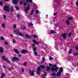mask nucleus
I'll use <instances>...</instances> for the list:
<instances>
[{
  "instance_id": "nucleus-59",
  "label": "nucleus",
  "mask_w": 78,
  "mask_h": 78,
  "mask_svg": "<svg viewBox=\"0 0 78 78\" xmlns=\"http://www.w3.org/2000/svg\"><path fill=\"white\" fill-rule=\"evenodd\" d=\"M4 1L5 2H8V1H9V0H4Z\"/></svg>"
},
{
  "instance_id": "nucleus-29",
  "label": "nucleus",
  "mask_w": 78,
  "mask_h": 78,
  "mask_svg": "<svg viewBox=\"0 0 78 78\" xmlns=\"http://www.w3.org/2000/svg\"><path fill=\"white\" fill-rule=\"evenodd\" d=\"M2 28H5V24L4 23L2 24Z\"/></svg>"
},
{
  "instance_id": "nucleus-31",
  "label": "nucleus",
  "mask_w": 78,
  "mask_h": 78,
  "mask_svg": "<svg viewBox=\"0 0 78 78\" xmlns=\"http://www.w3.org/2000/svg\"><path fill=\"white\" fill-rule=\"evenodd\" d=\"M72 17H68V20H72Z\"/></svg>"
},
{
  "instance_id": "nucleus-25",
  "label": "nucleus",
  "mask_w": 78,
  "mask_h": 78,
  "mask_svg": "<svg viewBox=\"0 0 78 78\" xmlns=\"http://www.w3.org/2000/svg\"><path fill=\"white\" fill-rule=\"evenodd\" d=\"M33 23H30L28 24V27H31V26H33Z\"/></svg>"
},
{
  "instance_id": "nucleus-42",
  "label": "nucleus",
  "mask_w": 78,
  "mask_h": 78,
  "mask_svg": "<svg viewBox=\"0 0 78 78\" xmlns=\"http://www.w3.org/2000/svg\"><path fill=\"white\" fill-rule=\"evenodd\" d=\"M75 49H76L77 50V51H78V46H76L75 47Z\"/></svg>"
},
{
  "instance_id": "nucleus-18",
  "label": "nucleus",
  "mask_w": 78,
  "mask_h": 78,
  "mask_svg": "<svg viewBox=\"0 0 78 78\" xmlns=\"http://www.w3.org/2000/svg\"><path fill=\"white\" fill-rule=\"evenodd\" d=\"M40 67L41 69H45V67L44 66L40 65Z\"/></svg>"
},
{
  "instance_id": "nucleus-60",
  "label": "nucleus",
  "mask_w": 78,
  "mask_h": 78,
  "mask_svg": "<svg viewBox=\"0 0 78 78\" xmlns=\"http://www.w3.org/2000/svg\"><path fill=\"white\" fill-rule=\"evenodd\" d=\"M22 72H24V69H22Z\"/></svg>"
},
{
  "instance_id": "nucleus-22",
  "label": "nucleus",
  "mask_w": 78,
  "mask_h": 78,
  "mask_svg": "<svg viewBox=\"0 0 78 78\" xmlns=\"http://www.w3.org/2000/svg\"><path fill=\"white\" fill-rule=\"evenodd\" d=\"M66 22L67 25H70V22L69 21L66 20Z\"/></svg>"
},
{
  "instance_id": "nucleus-23",
  "label": "nucleus",
  "mask_w": 78,
  "mask_h": 78,
  "mask_svg": "<svg viewBox=\"0 0 78 78\" xmlns=\"http://www.w3.org/2000/svg\"><path fill=\"white\" fill-rule=\"evenodd\" d=\"M15 8H16V10H18L19 9V7L17 6H15Z\"/></svg>"
},
{
  "instance_id": "nucleus-41",
  "label": "nucleus",
  "mask_w": 78,
  "mask_h": 78,
  "mask_svg": "<svg viewBox=\"0 0 78 78\" xmlns=\"http://www.w3.org/2000/svg\"><path fill=\"white\" fill-rule=\"evenodd\" d=\"M16 42V40H15V39H13V43H15Z\"/></svg>"
},
{
  "instance_id": "nucleus-45",
  "label": "nucleus",
  "mask_w": 78,
  "mask_h": 78,
  "mask_svg": "<svg viewBox=\"0 0 78 78\" xmlns=\"http://www.w3.org/2000/svg\"><path fill=\"white\" fill-rule=\"evenodd\" d=\"M62 67H61L60 69H59V70H60V71H62Z\"/></svg>"
},
{
  "instance_id": "nucleus-56",
  "label": "nucleus",
  "mask_w": 78,
  "mask_h": 78,
  "mask_svg": "<svg viewBox=\"0 0 78 78\" xmlns=\"http://www.w3.org/2000/svg\"><path fill=\"white\" fill-rule=\"evenodd\" d=\"M56 13H54V14H53V16H56Z\"/></svg>"
},
{
  "instance_id": "nucleus-21",
  "label": "nucleus",
  "mask_w": 78,
  "mask_h": 78,
  "mask_svg": "<svg viewBox=\"0 0 78 78\" xmlns=\"http://www.w3.org/2000/svg\"><path fill=\"white\" fill-rule=\"evenodd\" d=\"M34 12V10L33 9H32L30 12V15H31V16H32V15L33 14Z\"/></svg>"
},
{
  "instance_id": "nucleus-17",
  "label": "nucleus",
  "mask_w": 78,
  "mask_h": 78,
  "mask_svg": "<svg viewBox=\"0 0 78 78\" xmlns=\"http://www.w3.org/2000/svg\"><path fill=\"white\" fill-rule=\"evenodd\" d=\"M3 49L2 48H0V53H3Z\"/></svg>"
},
{
  "instance_id": "nucleus-35",
  "label": "nucleus",
  "mask_w": 78,
  "mask_h": 78,
  "mask_svg": "<svg viewBox=\"0 0 78 78\" xmlns=\"http://www.w3.org/2000/svg\"><path fill=\"white\" fill-rule=\"evenodd\" d=\"M53 58L52 57H49V60H53Z\"/></svg>"
},
{
  "instance_id": "nucleus-61",
  "label": "nucleus",
  "mask_w": 78,
  "mask_h": 78,
  "mask_svg": "<svg viewBox=\"0 0 78 78\" xmlns=\"http://www.w3.org/2000/svg\"><path fill=\"white\" fill-rule=\"evenodd\" d=\"M49 53H53V51H49Z\"/></svg>"
},
{
  "instance_id": "nucleus-36",
  "label": "nucleus",
  "mask_w": 78,
  "mask_h": 78,
  "mask_svg": "<svg viewBox=\"0 0 78 78\" xmlns=\"http://www.w3.org/2000/svg\"><path fill=\"white\" fill-rule=\"evenodd\" d=\"M33 50L34 51H36V48L34 47V48H33Z\"/></svg>"
},
{
  "instance_id": "nucleus-19",
  "label": "nucleus",
  "mask_w": 78,
  "mask_h": 78,
  "mask_svg": "<svg viewBox=\"0 0 78 78\" xmlns=\"http://www.w3.org/2000/svg\"><path fill=\"white\" fill-rule=\"evenodd\" d=\"M44 62H45V58H42V60L41 61V64H42L43 63H44Z\"/></svg>"
},
{
  "instance_id": "nucleus-39",
  "label": "nucleus",
  "mask_w": 78,
  "mask_h": 78,
  "mask_svg": "<svg viewBox=\"0 0 78 78\" xmlns=\"http://www.w3.org/2000/svg\"><path fill=\"white\" fill-rule=\"evenodd\" d=\"M72 34V33H70L68 35V36L69 37H70V36H71V35Z\"/></svg>"
},
{
  "instance_id": "nucleus-52",
  "label": "nucleus",
  "mask_w": 78,
  "mask_h": 78,
  "mask_svg": "<svg viewBox=\"0 0 78 78\" xmlns=\"http://www.w3.org/2000/svg\"><path fill=\"white\" fill-rule=\"evenodd\" d=\"M31 45H32V46H33V47H34L35 46V44H31Z\"/></svg>"
},
{
  "instance_id": "nucleus-58",
  "label": "nucleus",
  "mask_w": 78,
  "mask_h": 78,
  "mask_svg": "<svg viewBox=\"0 0 78 78\" xmlns=\"http://www.w3.org/2000/svg\"><path fill=\"white\" fill-rule=\"evenodd\" d=\"M10 36L11 37H13V36H12V34H11L10 35Z\"/></svg>"
},
{
  "instance_id": "nucleus-26",
  "label": "nucleus",
  "mask_w": 78,
  "mask_h": 78,
  "mask_svg": "<svg viewBox=\"0 0 78 78\" xmlns=\"http://www.w3.org/2000/svg\"><path fill=\"white\" fill-rule=\"evenodd\" d=\"M13 10H14V8H13V7H11L10 8V11L12 12V11H13Z\"/></svg>"
},
{
  "instance_id": "nucleus-11",
  "label": "nucleus",
  "mask_w": 78,
  "mask_h": 78,
  "mask_svg": "<svg viewBox=\"0 0 78 78\" xmlns=\"http://www.w3.org/2000/svg\"><path fill=\"white\" fill-rule=\"evenodd\" d=\"M21 53L24 54V53H28V50L23 49V50L21 51Z\"/></svg>"
},
{
  "instance_id": "nucleus-37",
  "label": "nucleus",
  "mask_w": 78,
  "mask_h": 78,
  "mask_svg": "<svg viewBox=\"0 0 78 78\" xmlns=\"http://www.w3.org/2000/svg\"><path fill=\"white\" fill-rule=\"evenodd\" d=\"M23 1H20V4L22 5V4H23Z\"/></svg>"
},
{
  "instance_id": "nucleus-54",
  "label": "nucleus",
  "mask_w": 78,
  "mask_h": 78,
  "mask_svg": "<svg viewBox=\"0 0 78 78\" xmlns=\"http://www.w3.org/2000/svg\"><path fill=\"white\" fill-rule=\"evenodd\" d=\"M76 4L77 5V6H78V2H77L76 3Z\"/></svg>"
},
{
  "instance_id": "nucleus-48",
  "label": "nucleus",
  "mask_w": 78,
  "mask_h": 78,
  "mask_svg": "<svg viewBox=\"0 0 78 78\" xmlns=\"http://www.w3.org/2000/svg\"><path fill=\"white\" fill-rule=\"evenodd\" d=\"M1 40H3V39H4V37H2L1 38Z\"/></svg>"
},
{
  "instance_id": "nucleus-4",
  "label": "nucleus",
  "mask_w": 78,
  "mask_h": 78,
  "mask_svg": "<svg viewBox=\"0 0 78 78\" xmlns=\"http://www.w3.org/2000/svg\"><path fill=\"white\" fill-rule=\"evenodd\" d=\"M4 11H7V12H9V7L8 6L5 5L3 9Z\"/></svg>"
},
{
  "instance_id": "nucleus-13",
  "label": "nucleus",
  "mask_w": 78,
  "mask_h": 78,
  "mask_svg": "<svg viewBox=\"0 0 78 78\" xmlns=\"http://www.w3.org/2000/svg\"><path fill=\"white\" fill-rule=\"evenodd\" d=\"M14 51L15 53H16V54H19V53H20V51H19L17 50V49H14Z\"/></svg>"
},
{
  "instance_id": "nucleus-38",
  "label": "nucleus",
  "mask_w": 78,
  "mask_h": 78,
  "mask_svg": "<svg viewBox=\"0 0 78 78\" xmlns=\"http://www.w3.org/2000/svg\"><path fill=\"white\" fill-rule=\"evenodd\" d=\"M37 73L38 75H40V71H37Z\"/></svg>"
},
{
  "instance_id": "nucleus-62",
  "label": "nucleus",
  "mask_w": 78,
  "mask_h": 78,
  "mask_svg": "<svg viewBox=\"0 0 78 78\" xmlns=\"http://www.w3.org/2000/svg\"><path fill=\"white\" fill-rule=\"evenodd\" d=\"M51 78H56V76H54V77H52Z\"/></svg>"
},
{
  "instance_id": "nucleus-1",
  "label": "nucleus",
  "mask_w": 78,
  "mask_h": 78,
  "mask_svg": "<svg viewBox=\"0 0 78 78\" xmlns=\"http://www.w3.org/2000/svg\"><path fill=\"white\" fill-rule=\"evenodd\" d=\"M58 68H59V67H57V65H55L54 66H53L51 68L49 66V70H50L51 69V72L56 73V72H57Z\"/></svg>"
},
{
  "instance_id": "nucleus-46",
  "label": "nucleus",
  "mask_w": 78,
  "mask_h": 78,
  "mask_svg": "<svg viewBox=\"0 0 78 78\" xmlns=\"http://www.w3.org/2000/svg\"><path fill=\"white\" fill-rule=\"evenodd\" d=\"M39 12V10H37L36 11V14H38Z\"/></svg>"
},
{
  "instance_id": "nucleus-10",
  "label": "nucleus",
  "mask_w": 78,
  "mask_h": 78,
  "mask_svg": "<svg viewBox=\"0 0 78 78\" xmlns=\"http://www.w3.org/2000/svg\"><path fill=\"white\" fill-rule=\"evenodd\" d=\"M62 36L64 39H66V37H67V33H63L62 34Z\"/></svg>"
},
{
  "instance_id": "nucleus-33",
  "label": "nucleus",
  "mask_w": 78,
  "mask_h": 78,
  "mask_svg": "<svg viewBox=\"0 0 78 78\" xmlns=\"http://www.w3.org/2000/svg\"><path fill=\"white\" fill-rule=\"evenodd\" d=\"M56 74L55 73H52V76H56Z\"/></svg>"
},
{
  "instance_id": "nucleus-20",
  "label": "nucleus",
  "mask_w": 78,
  "mask_h": 78,
  "mask_svg": "<svg viewBox=\"0 0 78 78\" xmlns=\"http://www.w3.org/2000/svg\"><path fill=\"white\" fill-rule=\"evenodd\" d=\"M33 1L32 0H26L27 3H28V2H30L32 3Z\"/></svg>"
},
{
  "instance_id": "nucleus-5",
  "label": "nucleus",
  "mask_w": 78,
  "mask_h": 78,
  "mask_svg": "<svg viewBox=\"0 0 78 78\" xmlns=\"http://www.w3.org/2000/svg\"><path fill=\"white\" fill-rule=\"evenodd\" d=\"M13 5H17V3L19 2L20 0H12Z\"/></svg>"
},
{
  "instance_id": "nucleus-6",
  "label": "nucleus",
  "mask_w": 78,
  "mask_h": 78,
  "mask_svg": "<svg viewBox=\"0 0 78 78\" xmlns=\"http://www.w3.org/2000/svg\"><path fill=\"white\" fill-rule=\"evenodd\" d=\"M30 5H28L27 6V8H25L24 11L27 12H28L29 10H30Z\"/></svg>"
},
{
  "instance_id": "nucleus-15",
  "label": "nucleus",
  "mask_w": 78,
  "mask_h": 78,
  "mask_svg": "<svg viewBox=\"0 0 78 78\" xmlns=\"http://www.w3.org/2000/svg\"><path fill=\"white\" fill-rule=\"evenodd\" d=\"M25 36H26V37L27 38H29V39H30L31 36H30L29 35V34H26Z\"/></svg>"
},
{
  "instance_id": "nucleus-55",
  "label": "nucleus",
  "mask_w": 78,
  "mask_h": 78,
  "mask_svg": "<svg viewBox=\"0 0 78 78\" xmlns=\"http://www.w3.org/2000/svg\"><path fill=\"white\" fill-rule=\"evenodd\" d=\"M5 45H8V43L6 42H5Z\"/></svg>"
},
{
  "instance_id": "nucleus-51",
  "label": "nucleus",
  "mask_w": 78,
  "mask_h": 78,
  "mask_svg": "<svg viewBox=\"0 0 78 78\" xmlns=\"http://www.w3.org/2000/svg\"><path fill=\"white\" fill-rule=\"evenodd\" d=\"M27 5V3H25V2H24V6H26Z\"/></svg>"
},
{
  "instance_id": "nucleus-44",
  "label": "nucleus",
  "mask_w": 78,
  "mask_h": 78,
  "mask_svg": "<svg viewBox=\"0 0 78 78\" xmlns=\"http://www.w3.org/2000/svg\"><path fill=\"white\" fill-rule=\"evenodd\" d=\"M34 55H37V52H36V51H35L34 52Z\"/></svg>"
},
{
  "instance_id": "nucleus-24",
  "label": "nucleus",
  "mask_w": 78,
  "mask_h": 78,
  "mask_svg": "<svg viewBox=\"0 0 78 78\" xmlns=\"http://www.w3.org/2000/svg\"><path fill=\"white\" fill-rule=\"evenodd\" d=\"M5 75V74H4L3 73H2V76H1V78H3V77H4V76Z\"/></svg>"
},
{
  "instance_id": "nucleus-14",
  "label": "nucleus",
  "mask_w": 78,
  "mask_h": 78,
  "mask_svg": "<svg viewBox=\"0 0 78 78\" xmlns=\"http://www.w3.org/2000/svg\"><path fill=\"white\" fill-rule=\"evenodd\" d=\"M46 69L45 70V71L46 72H49V66H47L46 67Z\"/></svg>"
},
{
  "instance_id": "nucleus-3",
  "label": "nucleus",
  "mask_w": 78,
  "mask_h": 78,
  "mask_svg": "<svg viewBox=\"0 0 78 78\" xmlns=\"http://www.w3.org/2000/svg\"><path fill=\"white\" fill-rule=\"evenodd\" d=\"M2 61H5L6 62L10 64V61L8 60V58L6 57L2 56Z\"/></svg>"
},
{
  "instance_id": "nucleus-8",
  "label": "nucleus",
  "mask_w": 78,
  "mask_h": 78,
  "mask_svg": "<svg viewBox=\"0 0 78 78\" xmlns=\"http://www.w3.org/2000/svg\"><path fill=\"white\" fill-rule=\"evenodd\" d=\"M63 72V70H62V71H60L58 72V73H57V76H59L61 75V73Z\"/></svg>"
},
{
  "instance_id": "nucleus-40",
  "label": "nucleus",
  "mask_w": 78,
  "mask_h": 78,
  "mask_svg": "<svg viewBox=\"0 0 78 78\" xmlns=\"http://www.w3.org/2000/svg\"><path fill=\"white\" fill-rule=\"evenodd\" d=\"M23 65L24 66H27V62H24L23 63Z\"/></svg>"
},
{
  "instance_id": "nucleus-34",
  "label": "nucleus",
  "mask_w": 78,
  "mask_h": 78,
  "mask_svg": "<svg viewBox=\"0 0 78 78\" xmlns=\"http://www.w3.org/2000/svg\"><path fill=\"white\" fill-rule=\"evenodd\" d=\"M16 17L18 19H19V18H20V15L19 14H17L16 16Z\"/></svg>"
},
{
  "instance_id": "nucleus-64",
  "label": "nucleus",
  "mask_w": 78,
  "mask_h": 78,
  "mask_svg": "<svg viewBox=\"0 0 78 78\" xmlns=\"http://www.w3.org/2000/svg\"><path fill=\"white\" fill-rule=\"evenodd\" d=\"M9 70H11V68H9Z\"/></svg>"
},
{
  "instance_id": "nucleus-12",
  "label": "nucleus",
  "mask_w": 78,
  "mask_h": 78,
  "mask_svg": "<svg viewBox=\"0 0 78 78\" xmlns=\"http://www.w3.org/2000/svg\"><path fill=\"white\" fill-rule=\"evenodd\" d=\"M33 41L34 43V44H36V45H38V44H39V42L36 41L35 40H33Z\"/></svg>"
},
{
  "instance_id": "nucleus-27",
  "label": "nucleus",
  "mask_w": 78,
  "mask_h": 78,
  "mask_svg": "<svg viewBox=\"0 0 78 78\" xmlns=\"http://www.w3.org/2000/svg\"><path fill=\"white\" fill-rule=\"evenodd\" d=\"M72 53V49H70L68 52V54H71V53Z\"/></svg>"
},
{
  "instance_id": "nucleus-50",
  "label": "nucleus",
  "mask_w": 78,
  "mask_h": 78,
  "mask_svg": "<svg viewBox=\"0 0 78 78\" xmlns=\"http://www.w3.org/2000/svg\"><path fill=\"white\" fill-rule=\"evenodd\" d=\"M18 57L19 58H20V57H21V55H18Z\"/></svg>"
},
{
  "instance_id": "nucleus-30",
  "label": "nucleus",
  "mask_w": 78,
  "mask_h": 78,
  "mask_svg": "<svg viewBox=\"0 0 78 78\" xmlns=\"http://www.w3.org/2000/svg\"><path fill=\"white\" fill-rule=\"evenodd\" d=\"M21 28L22 30H25L26 29V28L24 26H22L21 27Z\"/></svg>"
},
{
  "instance_id": "nucleus-7",
  "label": "nucleus",
  "mask_w": 78,
  "mask_h": 78,
  "mask_svg": "<svg viewBox=\"0 0 78 78\" xmlns=\"http://www.w3.org/2000/svg\"><path fill=\"white\" fill-rule=\"evenodd\" d=\"M19 60V58L17 57H13V59L12 60V61H18Z\"/></svg>"
},
{
  "instance_id": "nucleus-43",
  "label": "nucleus",
  "mask_w": 78,
  "mask_h": 78,
  "mask_svg": "<svg viewBox=\"0 0 78 78\" xmlns=\"http://www.w3.org/2000/svg\"><path fill=\"white\" fill-rule=\"evenodd\" d=\"M2 2H0V5H2V6H3V4L2 3Z\"/></svg>"
},
{
  "instance_id": "nucleus-32",
  "label": "nucleus",
  "mask_w": 78,
  "mask_h": 78,
  "mask_svg": "<svg viewBox=\"0 0 78 78\" xmlns=\"http://www.w3.org/2000/svg\"><path fill=\"white\" fill-rule=\"evenodd\" d=\"M33 36L34 37V38H37V35H33Z\"/></svg>"
},
{
  "instance_id": "nucleus-16",
  "label": "nucleus",
  "mask_w": 78,
  "mask_h": 78,
  "mask_svg": "<svg viewBox=\"0 0 78 78\" xmlns=\"http://www.w3.org/2000/svg\"><path fill=\"white\" fill-rule=\"evenodd\" d=\"M51 33H52V34H55V33H57L55 31V30H51Z\"/></svg>"
},
{
  "instance_id": "nucleus-57",
  "label": "nucleus",
  "mask_w": 78,
  "mask_h": 78,
  "mask_svg": "<svg viewBox=\"0 0 78 78\" xmlns=\"http://www.w3.org/2000/svg\"><path fill=\"white\" fill-rule=\"evenodd\" d=\"M3 67L4 69H5L6 66H3Z\"/></svg>"
},
{
  "instance_id": "nucleus-9",
  "label": "nucleus",
  "mask_w": 78,
  "mask_h": 78,
  "mask_svg": "<svg viewBox=\"0 0 78 78\" xmlns=\"http://www.w3.org/2000/svg\"><path fill=\"white\" fill-rule=\"evenodd\" d=\"M34 70H33L32 71L31 70H29V73L32 76H34Z\"/></svg>"
},
{
  "instance_id": "nucleus-53",
  "label": "nucleus",
  "mask_w": 78,
  "mask_h": 78,
  "mask_svg": "<svg viewBox=\"0 0 78 78\" xmlns=\"http://www.w3.org/2000/svg\"><path fill=\"white\" fill-rule=\"evenodd\" d=\"M3 17L4 18H5V19L6 18V16H5V15H3Z\"/></svg>"
},
{
  "instance_id": "nucleus-28",
  "label": "nucleus",
  "mask_w": 78,
  "mask_h": 78,
  "mask_svg": "<svg viewBox=\"0 0 78 78\" xmlns=\"http://www.w3.org/2000/svg\"><path fill=\"white\" fill-rule=\"evenodd\" d=\"M37 71H41V68H40V66H38L37 68Z\"/></svg>"
},
{
  "instance_id": "nucleus-2",
  "label": "nucleus",
  "mask_w": 78,
  "mask_h": 78,
  "mask_svg": "<svg viewBox=\"0 0 78 78\" xmlns=\"http://www.w3.org/2000/svg\"><path fill=\"white\" fill-rule=\"evenodd\" d=\"M14 33L17 34L18 36H22L23 37L24 36V35L23 34H22L20 32V31L19 30H16L14 31Z\"/></svg>"
},
{
  "instance_id": "nucleus-49",
  "label": "nucleus",
  "mask_w": 78,
  "mask_h": 78,
  "mask_svg": "<svg viewBox=\"0 0 78 78\" xmlns=\"http://www.w3.org/2000/svg\"><path fill=\"white\" fill-rule=\"evenodd\" d=\"M49 66H50L51 67H52V66H53V64H49Z\"/></svg>"
},
{
  "instance_id": "nucleus-47",
  "label": "nucleus",
  "mask_w": 78,
  "mask_h": 78,
  "mask_svg": "<svg viewBox=\"0 0 78 78\" xmlns=\"http://www.w3.org/2000/svg\"><path fill=\"white\" fill-rule=\"evenodd\" d=\"M13 27L14 28H16V24L13 26Z\"/></svg>"
},
{
  "instance_id": "nucleus-63",
  "label": "nucleus",
  "mask_w": 78,
  "mask_h": 78,
  "mask_svg": "<svg viewBox=\"0 0 78 78\" xmlns=\"http://www.w3.org/2000/svg\"><path fill=\"white\" fill-rule=\"evenodd\" d=\"M11 70H12V69H13V68L12 67H11V68H10Z\"/></svg>"
}]
</instances>
